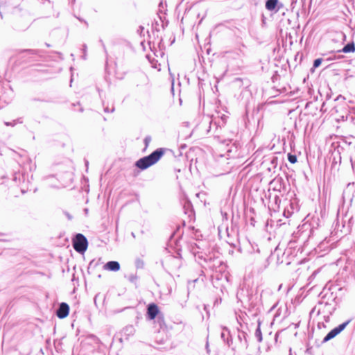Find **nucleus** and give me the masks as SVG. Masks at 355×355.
<instances>
[{
	"label": "nucleus",
	"mask_w": 355,
	"mask_h": 355,
	"mask_svg": "<svg viewBox=\"0 0 355 355\" xmlns=\"http://www.w3.org/2000/svg\"><path fill=\"white\" fill-rule=\"evenodd\" d=\"M166 150L167 149L165 148H158L153 150L150 154L137 159L134 163V166H135L138 170L134 171V175H138L141 171H145L157 164L164 155Z\"/></svg>",
	"instance_id": "2"
},
{
	"label": "nucleus",
	"mask_w": 355,
	"mask_h": 355,
	"mask_svg": "<svg viewBox=\"0 0 355 355\" xmlns=\"http://www.w3.org/2000/svg\"><path fill=\"white\" fill-rule=\"evenodd\" d=\"M189 229L193 232V234L196 237L199 236L200 230L198 229H196L194 226H190Z\"/></svg>",
	"instance_id": "40"
},
{
	"label": "nucleus",
	"mask_w": 355,
	"mask_h": 355,
	"mask_svg": "<svg viewBox=\"0 0 355 355\" xmlns=\"http://www.w3.org/2000/svg\"><path fill=\"white\" fill-rule=\"evenodd\" d=\"M161 313L159 306L155 302H150L146 306V319L155 320Z\"/></svg>",
	"instance_id": "8"
},
{
	"label": "nucleus",
	"mask_w": 355,
	"mask_h": 355,
	"mask_svg": "<svg viewBox=\"0 0 355 355\" xmlns=\"http://www.w3.org/2000/svg\"><path fill=\"white\" fill-rule=\"evenodd\" d=\"M128 309H133V307L132 306H126V307H125V308H123L122 309H120V310L117 311L116 312L117 313H121V312L123 311L124 310Z\"/></svg>",
	"instance_id": "55"
},
{
	"label": "nucleus",
	"mask_w": 355,
	"mask_h": 355,
	"mask_svg": "<svg viewBox=\"0 0 355 355\" xmlns=\"http://www.w3.org/2000/svg\"><path fill=\"white\" fill-rule=\"evenodd\" d=\"M124 277H125V278H127V279H128V280L130 283L134 284L136 286V287H137V280H138V279H139V277L137 275V274H131V275H128H128H124Z\"/></svg>",
	"instance_id": "28"
},
{
	"label": "nucleus",
	"mask_w": 355,
	"mask_h": 355,
	"mask_svg": "<svg viewBox=\"0 0 355 355\" xmlns=\"http://www.w3.org/2000/svg\"><path fill=\"white\" fill-rule=\"evenodd\" d=\"M183 210L190 220H195V211L190 200L187 199L183 204Z\"/></svg>",
	"instance_id": "12"
},
{
	"label": "nucleus",
	"mask_w": 355,
	"mask_h": 355,
	"mask_svg": "<svg viewBox=\"0 0 355 355\" xmlns=\"http://www.w3.org/2000/svg\"><path fill=\"white\" fill-rule=\"evenodd\" d=\"M220 338L223 342L228 345V347H230L233 343L230 330L227 327H222Z\"/></svg>",
	"instance_id": "13"
},
{
	"label": "nucleus",
	"mask_w": 355,
	"mask_h": 355,
	"mask_svg": "<svg viewBox=\"0 0 355 355\" xmlns=\"http://www.w3.org/2000/svg\"><path fill=\"white\" fill-rule=\"evenodd\" d=\"M180 229V226L177 227L176 230H175L172 233V234L171 235L170 239H169V240H170V241H171V242H172V241H173V237L175 236V235L176 234V233H177L178 232H179Z\"/></svg>",
	"instance_id": "42"
},
{
	"label": "nucleus",
	"mask_w": 355,
	"mask_h": 355,
	"mask_svg": "<svg viewBox=\"0 0 355 355\" xmlns=\"http://www.w3.org/2000/svg\"><path fill=\"white\" fill-rule=\"evenodd\" d=\"M72 246L76 252L83 254L88 247V241L86 236L81 233H76L71 239Z\"/></svg>",
	"instance_id": "5"
},
{
	"label": "nucleus",
	"mask_w": 355,
	"mask_h": 355,
	"mask_svg": "<svg viewBox=\"0 0 355 355\" xmlns=\"http://www.w3.org/2000/svg\"><path fill=\"white\" fill-rule=\"evenodd\" d=\"M261 321L258 320L257 327V328L255 329V332H254V336L256 337V338L259 343H261L263 340V335H262V332H261Z\"/></svg>",
	"instance_id": "21"
},
{
	"label": "nucleus",
	"mask_w": 355,
	"mask_h": 355,
	"mask_svg": "<svg viewBox=\"0 0 355 355\" xmlns=\"http://www.w3.org/2000/svg\"><path fill=\"white\" fill-rule=\"evenodd\" d=\"M221 301H222V299H221V298H219V299H218V298H217V299H216V300H215V302H214V306H215L216 304H218L219 303H220V302H221Z\"/></svg>",
	"instance_id": "57"
},
{
	"label": "nucleus",
	"mask_w": 355,
	"mask_h": 355,
	"mask_svg": "<svg viewBox=\"0 0 355 355\" xmlns=\"http://www.w3.org/2000/svg\"><path fill=\"white\" fill-rule=\"evenodd\" d=\"M332 155L334 156L333 157V160H332V164H335L338 162L337 161V157H338V156L337 155V151L336 152H334Z\"/></svg>",
	"instance_id": "45"
},
{
	"label": "nucleus",
	"mask_w": 355,
	"mask_h": 355,
	"mask_svg": "<svg viewBox=\"0 0 355 355\" xmlns=\"http://www.w3.org/2000/svg\"><path fill=\"white\" fill-rule=\"evenodd\" d=\"M182 235H183V232L181 233V234L178 236V238L177 239H175L173 241L175 248H176L177 257L179 258L182 257L181 253H180L181 249L179 248V242H180V239H182Z\"/></svg>",
	"instance_id": "27"
},
{
	"label": "nucleus",
	"mask_w": 355,
	"mask_h": 355,
	"mask_svg": "<svg viewBox=\"0 0 355 355\" xmlns=\"http://www.w3.org/2000/svg\"><path fill=\"white\" fill-rule=\"evenodd\" d=\"M103 107H104L103 110H104L105 112L112 113V112H114L115 109H114V107L113 105H112V107L111 108H110L108 105L105 106L103 105Z\"/></svg>",
	"instance_id": "39"
},
{
	"label": "nucleus",
	"mask_w": 355,
	"mask_h": 355,
	"mask_svg": "<svg viewBox=\"0 0 355 355\" xmlns=\"http://www.w3.org/2000/svg\"><path fill=\"white\" fill-rule=\"evenodd\" d=\"M322 61H323L322 58H320L315 59L313 60V67L311 69V71L313 72L315 69L319 67L321 65Z\"/></svg>",
	"instance_id": "29"
},
{
	"label": "nucleus",
	"mask_w": 355,
	"mask_h": 355,
	"mask_svg": "<svg viewBox=\"0 0 355 355\" xmlns=\"http://www.w3.org/2000/svg\"><path fill=\"white\" fill-rule=\"evenodd\" d=\"M135 265L137 269H143L145 266V263L141 258H137L135 259Z\"/></svg>",
	"instance_id": "30"
},
{
	"label": "nucleus",
	"mask_w": 355,
	"mask_h": 355,
	"mask_svg": "<svg viewBox=\"0 0 355 355\" xmlns=\"http://www.w3.org/2000/svg\"><path fill=\"white\" fill-rule=\"evenodd\" d=\"M336 35H337L338 40H340L343 43H344L346 41L347 36L343 32H342V31L338 32V33H336Z\"/></svg>",
	"instance_id": "35"
},
{
	"label": "nucleus",
	"mask_w": 355,
	"mask_h": 355,
	"mask_svg": "<svg viewBox=\"0 0 355 355\" xmlns=\"http://www.w3.org/2000/svg\"><path fill=\"white\" fill-rule=\"evenodd\" d=\"M103 270L112 272H117L121 268V265L117 261H109L103 266Z\"/></svg>",
	"instance_id": "18"
},
{
	"label": "nucleus",
	"mask_w": 355,
	"mask_h": 355,
	"mask_svg": "<svg viewBox=\"0 0 355 355\" xmlns=\"http://www.w3.org/2000/svg\"><path fill=\"white\" fill-rule=\"evenodd\" d=\"M343 291L344 288L339 286L338 284L327 283L319 294L320 301L318 304H324L325 307L332 304L338 306L341 301L340 298L345 295Z\"/></svg>",
	"instance_id": "1"
},
{
	"label": "nucleus",
	"mask_w": 355,
	"mask_h": 355,
	"mask_svg": "<svg viewBox=\"0 0 355 355\" xmlns=\"http://www.w3.org/2000/svg\"><path fill=\"white\" fill-rule=\"evenodd\" d=\"M256 247H257V248H254V247L252 246L253 250H254V252H259V249L258 246H257V245H256Z\"/></svg>",
	"instance_id": "62"
},
{
	"label": "nucleus",
	"mask_w": 355,
	"mask_h": 355,
	"mask_svg": "<svg viewBox=\"0 0 355 355\" xmlns=\"http://www.w3.org/2000/svg\"><path fill=\"white\" fill-rule=\"evenodd\" d=\"M249 287L250 286L246 284H243L240 286L236 293V298L238 301L241 302L244 300L245 301Z\"/></svg>",
	"instance_id": "19"
},
{
	"label": "nucleus",
	"mask_w": 355,
	"mask_h": 355,
	"mask_svg": "<svg viewBox=\"0 0 355 355\" xmlns=\"http://www.w3.org/2000/svg\"><path fill=\"white\" fill-rule=\"evenodd\" d=\"M294 197H291L290 200H285V207L283 212V216L286 218H289L295 212H298L300 208L299 204V199L296 198L295 194Z\"/></svg>",
	"instance_id": "6"
},
{
	"label": "nucleus",
	"mask_w": 355,
	"mask_h": 355,
	"mask_svg": "<svg viewBox=\"0 0 355 355\" xmlns=\"http://www.w3.org/2000/svg\"><path fill=\"white\" fill-rule=\"evenodd\" d=\"M158 26H159V24H158V21L155 20L153 23H152V29L153 31H156V32H159V29L158 28Z\"/></svg>",
	"instance_id": "38"
},
{
	"label": "nucleus",
	"mask_w": 355,
	"mask_h": 355,
	"mask_svg": "<svg viewBox=\"0 0 355 355\" xmlns=\"http://www.w3.org/2000/svg\"><path fill=\"white\" fill-rule=\"evenodd\" d=\"M31 102H43V103H53L54 101L52 98H44L42 96H35L30 98Z\"/></svg>",
	"instance_id": "23"
},
{
	"label": "nucleus",
	"mask_w": 355,
	"mask_h": 355,
	"mask_svg": "<svg viewBox=\"0 0 355 355\" xmlns=\"http://www.w3.org/2000/svg\"><path fill=\"white\" fill-rule=\"evenodd\" d=\"M148 44H149V46H150V50H151L152 51H153V49H155V44H153V46H152V44H151V42H148Z\"/></svg>",
	"instance_id": "60"
},
{
	"label": "nucleus",
	"mask_w": 355,
	"mask_h": 355,
	"mask_svg": "<svg viewBox=\"0 0 355 355\" xmlns=\"http://www.w3.org/2000/svg\"><path fill=\"white\" fill-rule=\"evenodd\" d=\"M265 7L268 11L276 13L283 7V4L279 0H266Z\"/></svg>",
	"instance_id": "11"
},
{
	"label": "nucleus",
	"mask_w": 355,
	"mask_h": 355,
	"mask_svg": "<svg viewBox=\"0 0 355 355\" xmlns=\"http://www.w3.org/2000/svg\"><path fill=\"white\" fill-rule=\"evenodd\" d=\"M70 307L67 302H61L55 311V315L59 319H64L69 314Z\"/></svg>",
	"instance_id": "10"
},
{
	"label": "nucleus",
	"mask_w": 355,
	"mask_h": 355,
	"mask_svg": "<svg viewBox=\"0 0 355 355\" xmlns=\"http://www.w3.org/2000/svg\"><path fill=\"white\" fill-rule=\"evenodd\" d=\"M156 323L159 326V329H162L164 327H166V324L164 321V315L163 313H161L157 318H156Z\"/></svg>",
	"instance_id": "24"
},
{
	"label": "nucleus",
	"mask_w": 355,
	"mask_h": 355,
	"mask_svg": "<svg viewBox=\"0 0 355 355\" xmlns=\"http://www.w3.org/2000/svg\"><path fill=\"white\" fill-rule=\"evenodd\" d=\"M334 305L332 306L331 305V306H329L327 307H325L327 309H326V311L329 314V315H332L335 311L337 309L338 306H336V304H334Z\"/></svg>",
	"instance_id": "34"
},
{
	"label": "nucleus",
	"mask_w": 355,
	"mask_h": 355,
	"mask_svg": "<svg viewBox=\"0 0 355 355\" xmlns=\"http://www.w3.org/2000/svg\"><path fill=\"white\" fill-rule=\"evenodd\" d=\"M345 146L338 145L337 146V155L338 156V162H341V153L347 150L349 153V159L352 165V168L354 169L355 167V142L345 141Z\"/></svg>",
	"instance_id": "4"
},
{
	"label": "nucleus",
	"mask_w": 355,
	"mask_h": 355,
	"mask_svg": "<svg viewBox=\"0 0 355 355\" xmlns=\"http://www.w3.org/2000/svg\"><path fill=\"white\" fill-rule=\"evenodd\" d=\"M170 40H171L170 44L172 45L175 42V36L173 35V38H171Z\"/></svg>",
	"instance_id": "59"
},
{
	"label": "nucleus",
	"mask_w": 355,
	"mask_h": 355,
	"mask_svg": "<svg viewBox=\"0 0 355 355\" xmlns=\"http://www.w3.org/2000/svg\"><path fill=\"white\" fill-rule=\"evenodd\" d=\"M266 18L264 16V15L262 14V15H261V24H262L263 26L266 25Z\"/></svg>",
	"instance_id": "50"
},
{
	"label": "nucleus",
	"mask_w": 355,
	"mask_h": 355,
	"mask_svg": "<svg viewBox=\"0 0 355 355\" xmlns=\"http://www.w3.org/2000/svg\"><path fill=\"white\" fill-rule=\"evenodd\" d=\"M278 336H279V333H278V332H277V333L275 334V342H277V341Z\"/></svg>",
	"instance_id": "64"
},
{
	"label": "nucleus",
	"mask_w": 355,
	"mask_h": 355,
	"mask_svg": "<svg viewBox=\"0 0 355 355\" xmlns=\"http://www.w3.org/2000/svg\"><path fill=\"white\" fill-rule=\"evenodd\" d=\"M5 125L6 126H15L16 125V121H10V122H5Z\"/></svg>",
	"instance_id": "47"
},
{
	"label": "nucleus",
	"mask_w": 355,
	"mask_h": 355,
	"mask_svg": "<svg viewBox=\"0 0 355 355\" xmlns=\"http://www.w3.org/2000/svg\"><path fill=\"white\" fill-rule=\"evenodd\" d=\"M318 94L321 100L326 103L331 98L332 91L329 85H320L318 89Z\"/></svg>",
	"instance_id": "9"
},
{
	"label": "nucleus",
	"mask_w": 355,
	"mask_h": 355,
	"mask_svg": "<svg viewBox=\"0 0 355 355\" xmlns=\"http://www.w3.org/2000/svg\"><path fill=\"white\" fill-rule=\"evenodd\" d=\"M313 228L310 223H305L297 227V230L292 234V239L289 242V245L293 248V243L300 241L305 243L313 234Z\"/></svg>",
	"instance_id": "3"
},
{
	"label": "nucleus",
	"mask_w": 355,
	"mask_h": 355,
	"mask_svg": "<svg viewBox=\"0 0 355 355\" xmlns=\"http://www.w3.org/2000/svg\"><path fill=\"white\" fill-rule=\"evenodd\" d=\"M101 259H98V260L93 259L92 260L88 266L87 270L90 272V270H94L96 267H98L102 263L101 262Z\"/></svg>",
	"instance_id": "26"
},
{
	"label": "nucleus",
	"mask_w": 355,
	"mask_h": 355,
	"mask_svg": "<svg viewBox=\"0 0 355 355\" xmlns=\"http://www.w3.org/2000/svg\"><path fill=\"white\" fill-rule=\"evenodd\" d=\"M355 51V43L354 41H351L346 44L341 49L338 51H331L329 53L334 54L336 53H351Z\"/></svg>",
	"instance_id": "17"
},
{
	"label": "nucleus",
	"mask_w": 355,
	"mask_h": 355,
	"mask_svg": "<svg viewBox=\"0 0 355 355\" xmlns=\"http://www.w3.org/2000/svg\"><path fill=\"white\" fill-rule=\"evenodd\" d=\"M87 46L85 44H84L83 45V48H82V51H83V55H82V58L83 60H86L87 59Z\"/></svg>",
	"instance_id": "41"
},
{
	"label": "nucleus",
	"mask_w": 355,
	"mask_h": 355,
	"mask_svg": "<svg viewBox=\"0 0 355 355\" xmlns=\"http://www.w3.org/2000/svg\"><path fill=\"white\" fill-rule=\"evenodd\" d=\"M226 232H227V237L229 239V241L232 242V240H230V232H229V228L228 227H227Z\"/></svg>",
	"instance_id": "61"
},
{
	"label": "nucleus",
	"mask_w": 355,
	"mask_h": 355,
	"mask_svg": "<svg viewBox=\"0 0 355 355\" xmlns=\"http://www.w3.org/2000/svg\"><path fill=\"white\" fill-rule=\"evenodd\" d=\"M100 42L102 44V46H103V49H104V51H105V53L107 54V50H106L105 46V44H104V43H103V40H100Z\"/></svg>",
	"instance_id": "58"
},
{
	"label": "nucleus",
	"mask_w": 355,
	"mask_h": 355,
	"mask_svg": "<svg viewBox=\"0 0 355 355\" xmlns=\"http://www.w3.org/2000/svg\"><path fill=\"white\" fill-rule=\"evenodd\" d=\"M100 295V293H97L95 296H94V304L95 305L97 306V303H96V300L97 298L98 297V296Z\"/></svg>",
	"instance_id": "56"
},
{
	"label": "nucleus",
	"mask_w": 355,
	"mask_h": 355,
	"mask_svg": "<svg viewBox=\"0 0 355 355\" xmlns=\"http://www.w3.org/2000/svg\"><path fill=\"white\" fill-rule=\"evenodd\" d=\"M280 78V75L278 73L277 71H275L271 78V80L272 83H275L277 80H279Z\"/></svg>",
	"instance_id": "37"
},
{
	"label": "nucleus",
	"mask_w": 355,
	"mask_h": 355,
	"mask_svg": "<svg viewBox=\"0 0 355 355\" xmlns=\"http://www.w3.org/2000/svg\"><path fill=\"white\" fill-rule=\"evenodd\" d=\"M271 164L272 165H277V157H273L271 159Z\"/></svg>",
	"instance_id": "51"
},
{
	"label": "nucleus",
	"mask_w": 355,
	"mask_h": 355,
	"mask_svg": "<svg viewBox=\"0 0 355 355\" xmlns=\"http://www.w3.org/2000/svg\"><path fill=\"white\" fill-rule=\"evenodd\" d=\"M135 329L132 325H128L123 329V334L125 336H130L135 334Z\"/></svg>",
	"instance_id": "25"
},
{
	"label": "nucleus",
	"mask_w": 355,
	"mask_h": 355,
	"mask_svg": "<svg viewBox=\"0 0 355 355\" xmlns=\"http://www.w3.org/2000/svg\"><path fill=\"white\" fill-rule=\"evenodd\" d=\"M257 294L258 287H256L254 289L249 287L245 301L251 305L255 304L257 303Z\"/></svg>",
	"instance_id": "16"
},
{
	"label": "nucleus",
	"mask_w": 355,
	"mask_h": 355,
	"mask_svg": "<svg viewBox=\"0 0 355 355\" xmlns=\"http://www.w3.org/2000/svg\"><path fill=\"white\" fill-rule=\"evenodd\" d=\"M80 22H83L84 23L87 27H88V23L86 20H85L83 18L80 17H76L75 16Z\"/></svg>",
	"instance_id": "48"
},
{
	"label": "nucleus",
	"mask_w": 355,
	"mask_h": 355,
	"mask_svg": "<svg viewBox=\"0 0 355 355\" xmlns=\"http://www.w3.org/2000/svg\"><path fill=\"white\" fill-rule=\"evenodd\" d=\"M256 247H257V248H254V247L252 246L253 250H254V252H259V249L258 246H257V245H256Z\"/></svg>",
	"instance_id": "63"
},
{
	"label": "nucleus",
	"mask_w": 355,
	"mask_h": 355,
	"mask_svg": "<svg viewBox=\"0 0 355 355\" xmlns=\"http://www.w3.org/2000/svg\"><path fill=\"white\" fill-rule=\"evenodd\" d=\"M63 212L69 220H71L73 218V216L69 212L66 211H64Z\"/></svg>",
	"instance_id": "49"
},
{
	"label": "nucleus",
	"mask_w": 355,
	"mask_h": 355,
	"mask_svg": "<svg viewBox=\"0 0 355 355\" xmlns=\"http://www.w3.org/2000/svg\"><path fill=\"white\" fill-rule=\"evenodd\" d=\"M12 91L11 89H5L1 88L0 91V103H4L8 104L12 101Z\"/></svg>",
	"instance_id": "14"
},
{
	"label": "nucleus",
	"mask_w": 355,
	"mask_h": 355,
	"mask_svg": "<svg viewBox=\"0 0 355 355\" xmlns=\"http://www.w3.org/2000/svg\"><path fill=\"white\" fill-rule=\"evenodd\" d=\"M157 15H158L159 20L162 22V28L163 29H165L166 27H167L168 24H169L168 20L165 17L166 12L162 13V12L159 10V11L157 13Z\"/></svg>",
	"instance_id": "20"
},
{
	"label": "nucleus",
	"mask_w": 355,
	"mask_h": 355,
	"mask_svg": "<svg viewBox=\"0 0 355 355\" xmlns=\"http://www.w3.org/2000/svg\"><path fill=\"white\" fill-rule=\"evenodd\" d=\"M21 53H26L28 55H40L41 51L35 49H24L21 51Z\"/></svg>",
	"instance_id": "31"
},
{
	"label": "nucleus",
	"mask_w": 355,
	"mask_h": 355,
	"mask_svg": "<svg viewBox=\"0 0 355 355\" xmlns=\"http://www.w3.org/2000/svg\"><path fill=\"white\" fill-rule=\"evenodd\" d=\"M351 319L346 320L345 322L338 324L337 327L332 329L331 331H329L327 335L323 338L322 340L321 341V344H324L330 340L334 338L336 336L340 334L346 327L350 323Z\"/></svg>",
	"instance_id": "7"
},
{
	"label": "nucleus",
	"mask_w": 355,
	"mask_h": 355,
	"mask_svg": "<svg viewBox=\"0 0 355 355\" xmlns=\"http://www.w3.org/2000/svg\"><path fill=\"white\" fill-rule=\"evenodd\" d=\"M144 27L143 26H139L137 29V33L141 37L142 35H144Z\"/></svg>",
	"instance_id": "43"
},
{
	"label": "nucleus",
	"mask_w": 355,
	"mask_h": 355,
	"mask_svg": "<svg viewBox=\"0 0 355 355\" xmlns=\"http://www.w3.org/2000/svg\"><path fill=\"white\" fill-rule=\"evenodd\" d=\"M150 141H151V137L150 135L146 136L145 138L144 139V148L142 150V152H145L146 150Z\"/></svg>",
	"instance_id": "32"
},
{
	"label": "nucleus",
	"mask_w": 355,
	"mask_h": 355,
	"mask_svg": "<svg viewBox=\"0 0 355 355\" xmlns=\"http://www.w3.org/2000/svg\"><path fill=\"white\" fill-rule=\"evenodd\" d=\"M237 330H238L237 338L240 343L241 347L245 349H248V346H249V343H248V335L247 332H245V331H243V330H240L239 329H238Z\"/></svg>",
	"instance_id": "15"
},
{
	"label": "nucleus",
	"mask_w": 355,
	"mask_h": 355,
	"mask_svg": "<svg viewBox=\"0 0 355 355\" xmlns=\"http://www.w3.org/2000/svg\"><path fill=\"white\" fill-rule=\"evenodd\" d=\"M287 157H288V160L291 164H295L297 162V157L296 155H295V154H292L290 153L287 155Z\"/></svg>",
	"instance_id": "33"
},
{
	"label": "nucleus",
	"mask_w": 355,
	"mask_h": 355,
	"mask_svg": "<svg viewBox=\"0 0 355 355\" xmlns=\"http://www.w3.org/2000/svg\"><path fill=\"white\" fill-rule=\"evenodd\" d=\"M242 82H243V79L241 78H235L234 80V83H241Z\"/></svg>",
	"instance_id": "53"
},
{
	"label": "nucleus",
	"mask_w": 355,
	"mask_h": 355,
	"mask_svg": "<svg viewBox=\"0 0 355 355\" xmlns=\"http://www.w3.org/2000/svg\"><path fill=\"white\" fill-rule=\"evenodd\" d=\"M327 103L325 101L322 102V104L320 107V112L324 113L327 111V109L325 107Z\"/></svg>",
	"instance_id": "44"
},
{
	"label": "nucleus",
	"mask_w": 355,
	"mask_h": 355,
	"mask_svg": "<svg viewBox=\"0 0 355 355\" xmlns=\"http://www.w3.org/2000/svg\"><path fill=\"white\" fill-rule=\"evenodd\" d=\"M274 201H275L276 205H278L280 202L281 200H280L279 197L277 195H276L275 196Z\"/></svg>",
	"instance_id": "52"
},
{
	"label": "nucleus",
	"mask_w": 355,
	"mask_h": 355,
	"mask_svg": "<svg viewBox=\"0 0 355 355\" xmlns=\"http://www.w3.org/2000/svg\"><path fill=\"white\" fill-rule=\"evenodd\" d=\"M230 144H231V146L227 150V152H229V153H232V152L236 153L238 149L241 147L240 143L237 141L231 140V141H230V144H228L227 146H230Z\"/></svg>",
	"instance_id": "22"
},
{
	"label": "nucleus",
	"mask_w": 355,
	"mask_h": 355,
	"mask_svg": "<svg viewBox=\"0 0 355 355\" xmlns=\"http://www.w3.org/2000/svg\"><path fill=\"white\" fill-rule=\"evenodd\" d=\"M344 57H345V56H344L343 55H338V56H336V55H335V56H334V57H333V58H330L329 60H334L343 59V58H344Z\"/></svg>",
	"instance_id": "46"
},
{
	"label": "nucleus",
	"mask_w": 355,
	"mask_h": 355,
	"mask_svg": "<svg viewBox=\"0 0 355 355\" xmlns=\"http://www.w3.org/2000/svg\"><path fill=\"white\" fill-rule=\"evenodd\" d=\"M158 47H159L160 51H162L163 50L165 49V46H164V43L162 37H161L159 39V41L158 42ZM161 53H163V52H161Z\"/></svg>",
	"instance_id": "36"
},
{
	"label": "nucleus",
	"mask_w": 355,
	"mask_h": 355,
	"mask_svg": "<svg viewBox=\"0 0 355 355\" xmlns=\"http://www.w3.org/2000/svg\"><path fill=\"white\" fill-rule=\"evenodd\" d=\"M227 243L232 248H236V244L233 242H230L229 241H227Z\"/></svg>",
	"instance_id": "54"
}]
</instances>
